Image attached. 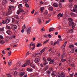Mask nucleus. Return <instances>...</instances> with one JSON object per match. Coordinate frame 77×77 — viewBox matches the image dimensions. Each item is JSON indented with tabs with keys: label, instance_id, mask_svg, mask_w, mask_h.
I'll return each mask as SVG.
<instances>
[{
	"label": "nucleus",
	"instance_id": "obj_1",
	"mask_svg": "<svg viewBox=\"0 0 77 77\" xmlns=\"http://www.w3.org/2000/svg\"><path fill=\"white\" fill-rule=\"evenodd\" d=\"M12 11H8V12H4L3 13V14L5 16H8V15H11L12 13Z\"/></svg>",
	"mask_w": 77,
	"mask_h": 77
},
{
	"label": "nucleus",
	"instance_id": "obj_2",
	"mask_svg": "<svg viewBox=\"0 0 77 77\" xmlns=\"http://www.w3.org/2000/svg\"><path fill=\"white\" fill-rule=\"evenodd\" d=\"M10 22V19H7L5 21L3 20L2 23V24H8Z\"/></svg>",
	"mask_w": 77,
	"mask_h": 77
},
{
	"label": "nucleus",
	"instance_id": "obj_3",
	"mask_svg": "<svg viewBox=\"0 0 77 77\" xmlns=\"http://www.w3.org/2000/svg\"><path fill=\"white\" fill-rule=\"evenodd\" d=\"M8 5V1L6 0H4L2 1V5L3 6L6 7Z\"/></svg>",
	"mask_w": 77,
	"mask_h": 77
},
{
	"label": "nucleus",
	"instance_id": "obj_4",
	"mask_svg": "<svg viewBox=\"0 0 77 77\" xmlns=\"http://www.w3.org/2000/svg\"><path fill=\"white\" fill-rule=\"evenodd\" d=\"M41 57H40L39 58H36L35 59L34 61L35 63H38V62H39L40 61V60H41Z\"/></svg>",
	"mask_w": 77,
	"mask_h": 77
},
{
	"label": "nucleus",
	"instance_id": "obj_5",
	"mask_svg": "<svg viewBox=\"0 0 77 77\" xmlns=\"http://www.w3.org/2000/svg\"><path fill=\"white\" fill-rule=\"evenodd\" d=\"M24 10L22 8H20L17 12V14H19L20 12H23Z\"/></svg>",
	"mask_w": 77,
	"mask_h": 77
},
{
	"label": "nucleus",
	"instance_id": "obj_6",
	"mask_svg": "<svg viewBox=\"0 0 77 77\" xmlns=\"http://www.w3.org/2000/svg\"><path fill=\"white\" fill-rule=\"evenodd\" d=\"M69 26H72V29H74L75 26V25H74V22H72V23H70L69 24Z\"/></svg>",
	"mask_w": 77,
	"mask_h": 77
},
{
	"label": "nucleus",
	"instance_id": "obj_7",
	"mask_svg": "<svg viewBox=\"0 0 77 77\" xmlns=\"http://www.w3.org/2000/svg\"><path fill=\"white\" fill-rule=\"evenodd\" d=\"M39 56H40L39 54L36 53L35 54H32V57H39Z\"/></svg>",
	"mask_w": 77,
	"mask_h": 77
},
{
	"label": "nucleus",
	"instance_id": "obj_8",
	"mask_svg": "<svg viewBox=\"0 0 77 77\" xmlns=\"http://www.w3.org/2000/svg\"><path fill=\"white\" fill-rule=\"evenodd\" d=\"M14 6H9V9H8V12H9V11H12L11 10H12V9H14Z\"/></svg>",
	"mask_w": 77,
	"mask_h": 77
},
{
	"label": "nucleus",
	"instance_id": "obj_9",
	"mask_svg": "<svg viewBox=\"0 0 77 77\" xmlns=\"http://www.w3.org/2000/svg\"><path fill=\"white\" fill-rule=\"evenodd\" d=\"M56 74H57L56 72L55 71H53L51 73V75L52 77H54V76H56Z\"/></svg>",
	"mask_w": 77,
	"mask_h": 77
},
{
	"label": "nucleus",
	"instance_id": "obj_10",
	"mask_svg": "<svg viewBox=\"0 0 77 77\" xmlns=\"http://www.w3.org/2000/svg\"><path fill=\"white\" fill-rule=\"evenodd\" d=\"M25 74H26V73L25 72H20L19 75L20 77H22Z\"/></svg>",
	"mask_w": 77,
	"mask_h": 77
},
{
	"label": "nucleus",
	"instance_id": "obj_11",
	"mask_svg": "<svg viewBox=\"0 0 77 77\" xmlns=\"http://www.w3.org/2000/svg\"><path fill=\"white\" fill-rule=\"evenodd\" d=\"M77 6V5H75L74 6L73 8V12H76V13H77V7H76Z\"/></svg>",
	"mask_w": 77,
	"mask_h": 77
},
{
	"label": "nucleus",
	"instance_id": "obj_12",
	"mask_svg": "<svg viewBox=\"0 0 77 77\" xmlns=\"http://www.w3.org/2000/svg\"><path fill=\"white\" fill-rule=\"evenodd\" d=\"M31 27H29L28 28V30L27 31V33L28 35H29L31 32Z\"/></svg>",
	"mask_w": 77,
	"mask_h": 77
},
{
	"label": "nucleus",
	"instance_id": "obj_13",
	"mask_svg": "<svg viewBox=\"0 0 77 77\" xmlns=\"http://www.w3.org/2000/svg\"><path fill=\"white\" fill-rule=\"evenodd\" d=\"M17 28V26L15 25L12 26L11 27V29H12V30H15Z\"/></svg>",
	"mask_w": 77,
	"mask_h": 77
},
{
	"label": "nucleus",
	"instance_id": "obj_14",
	"mask_svg": "<svg viewBox=\"0 0 77 77\" xmlns=\"http://www.w3.org/2000/svg\"><path fill=\"white\" fill-rule=\"evenodd\" d=\"M71 15L72 17L73 18H74V17H75V16H76V14L73 13H71Z\"/></svg>",
	"mask_w": 77,
	"mask_h": 77
},
{
	"label": "nucleus",
	"instance_id": "obj_15",
	"mask_svg": "<svg viewBox=\"0 0 77 77\" xmlns=\"http://www.w3.org/2000/svg\"><path fill=\"white\" fill-rule=\"evenodd\" d=\"M63 14V13H60L57 15V17L59 18V17H62Z\"/></svg>",
	"mask_w": 77,
	"mask_h": 77
},
{
	"label": "nucleus",
	"instance_id": "obj_16",
	"mask_svg": "<svg viewBox=\"0 0 77 77\" xmlns=\"http://www.w3.org/2000/svg\"><path fill=\"white\" fill-rule=\"evenodd\" d=\"M6 33L8 34V35H11V34H12V32H11V31L8 30L6 31Z\"/></svg>",
	"mask_w": 77,
	"mask_h": 77
},
{
	"label": "nucleus",
	"instance_id": "obj_17",
	"mask_svg": "<svg viewBox=\"0 0 77 77\" xmlns=\"http://www.w3.org/2000/svg\"><path fill=\"white\" fill-rule=\"evenodd\" d=\"M53 6H54V7H55V8H58L59 6L56 3L53 4Z\"/></svg>",
	"mask_w": 77,
	"mask_h": 77
},
{
	"label": "nucleus",
	"instance_id": "obj_18",
	"mask_svg": "<svg viewBox=\"0 0 77 77\" xmlns=\"http://www.w3.org/2000/svg\"><path fill=\"white\" fill-rule=\"evenodd\" d=\"M37 22L39 24H41V20L39 18L38 19Z\"/></svg>",
	"mask_w": 77,
	"mask_h": 77
},
{
	"label": "nucleus",
	"instance_id": "obj_19",
	"mask_svg": "<svg viewBox=\"0 0 77 77\" xmlns=\"http://www.w3.org/2000/svg\"><path fill=\"white\" fill-rule=\"evenodd\" d=\"M48 9L50 11H53V8L52 7H50Z\"/></svg>",
	"mask_w": 77,
	"mask_h": 77
},
{
	"label": "nucleus",
	"instance_id": "obj_20",
	"mask_svg": "<svg viewBox=\"0 0 77 77\" xmlns=\"http://www.w3.org/2000/svg\"><path fill=\"white\" fill-rule=\"evenodd\" d=\"M27 71H29V72H32L33 70H32V69L30 68H27Z\"/></svg>",
	"mask_w": 77,
	"mask_h": 77
},
{
	"label": "nucleus",
	"instance_id": "obj_21",
	"mask_svg": "<svg viewBox=\"0 0 77 77\" xmlns=\"http://www.w3.org/2000/svg\"><path fill=\"white\" fill-rule=\"evenodd\" d=\"M25 63L27 65H29V64H30V61L29 60H27Z\"/></svg>",
	"mask_w": 77,
	"mask_h": 77
},
{
	"label": "nucleus",
	"instance_id": "obj_22",
	"mask_svg": "<svg viewBox=\"0 0 77 77\" xmlns=\"http://www.w3.org/2000/svg\"><path fill=\"white\" fill-rule=\"evenodd\" d=\"M54 30V28H51L49 29V32H51L52 31H53Z\"/></svg>",
	"mask_w": 77,
	"mask_h": 77
},
{
	"label": "nucleus",
	"instance_id": "obj_23",
	"mask_svg": "<svg viewBox=\"0 0 77 77\" xmlns=\"http://www.w3.org/2000/svg\"><path fill=\"white\" fill-rule=\"evenodd\" d=\"M15 38V36L12 35L9 37V39H13V38Z\"/></svg>",
	"mask_w": 77,
	"mask_h": 77
},
{
	"label": "nucleus",
	"instance_id": "obj_24",
	"mask_svg": "<svg viewBox=\"0 0 77 77\" xmlns=\"http://www.w3.org/2000/svg\"><path fill=\"white\" fill-rule=\"evenodd\" d=\"M61 76L62 77H65V74L64 72H62L61 74Z\"/></svg>",
	"mask_w": 77,
	"mask_h": 77
},
{
	"label": "nucleus",
	"instance_id": "obj_25",
	"mask_svg": "<svg viewBox=\"0 0 77 77\" xmlns=\"http://www.w3.org/2000/svg\"><path fill=\"white\" fill-rule=\"evenodd\" d=\"M30 67L32 68H35V67L36 66L34 65L31 64V65H30Z\"/></svg>",
	"mask_w": 77,
	"mask_h": 77
},
{
	"label": "nucleus",
	"instance_id": "obj_26",
	"mask_svg": "<svg viewBox=\"0 0 77 77\" xmlns=\"http://www.w3.org/2000/svg\"><path fill=\"white\" fill-rule=\"evenodd\" d=\"M46 74H47V75H49L50 74V72L49 71H47L46 72Z\"/></svg>",
	"mask_w": 77,
	"mask_h": 77
},
{
	"label": "nucleus",
	"instance_id": "obj_27",
	"mask_svg": "<svg viewBox=\"0 0 77 77\" xmlns=\"http://www.w3.org/2000/svg\"><path fill=\"white\" fill-rule=\"evenodd\" d=\"M69 21V22H72L74 20L71 18H69L68 19Z\"/></svg>",
	"mask_w": 77,
	"mask_h": 77
},
{
	"label": "nucleus",
	"instance_id": "obj_28",
	"mask_svg": "<svg viewBox=\"0 0 77 77\" xmlns=\"http://www.w3.org/2000/svg\"><path fill=\"white\" fill-rule=\"evenodd\" d=\"M48 69V66L47 65L46 66V67H45L44 70L46 71L47 69Z\"/></svg>",
	"mask_w": 77,
	"mask_h": 77
},
{
	"label": "nucleus",
	"instance_id": "obj_29",
	"mask_svg": "<svg viewBox=\"0 0 77 77\" xmlns=\"http://www.w3.org/2000/svg\"><path fill=\"white\" fill-rule=\"evenodd\" d=\"M27 64L25 63L24 64H23L22 65V66H21L22 67H26V66H27Z\"/></svg>",
	"mask_w": 77,
	"mask_h": 77
},
{
	"label": "nucleus",
	"instance_id": "obj_30",
	"mask_svg": "<svg viewBox=\"0 0 77 77\" xmlns=\"http://www.w3.org/2000/svg\"><path fill=\"white\" fill-rule=\"evenodd\" d=\"M6 28L7 29H8V30H10V29H11V26L8 25H7L6 26Z\"/></svg>",
	"mask_w": 77,
	"mask_h": 77
},
{
	"label": "nucleus",
	"instance_id": "obj_31",
	"mask_svg": "<svg viewBox=\"0 0 77 77\" xmlns=\"http://www.w3.org/2000/svg\"><path fill=\"white\" fill-rule=\"evenodd\" d=\"M17 75H18V72H14V76H17Z\"/></svg>",
	"mask_w": 77,
	"mask_h": 77
},
{
	"label": "nucleus",
	"instance_id": "obj_32",
	"mask_svg": "<svg viewBox=\"0 0 77 77\" xmlns=\"http://www.w3.org/2000/svg\"><path fill=\"white\" fill-rule=\"evenodd\" d=\"M5 41L3 40L0 41V43L2 44H5Z\"/></svg>",
	"mask_w": 77,
	"mask_h": 77
},
{
	"label": "nucleus",
	"instance_id": "obj_33",
	"mask_svg": "<svg viewBox=\"0 0 77 77\" xmlns=\"http://www.w3.org/2000/svg\"><path fill=\"white\" fill-rule=\"evenodd\" d=\"M12 64V62H11L10 61H9L8 62V65L9 66H11V65Z\"/></svg>",
	"mask_w": 77,
	"mask_h": 77
},
{
	"label": "nucleus",
	"instance_id": "obj_34",
	"mask_svg": "<svg viewBox=\"0 0 77 77\" xmlns=\"http://www.w3.org/2000/svg\"><path fill=\"white\" fill-rule=\"evenodd\" d=\"M54 62V60H52L50 61L49 63H50V64H51L52 63H53V62Z\"/></svg>",
	"mask_w": 77,
	"mask_h": 77
},
{
	"label": "nucleus",
	"instance_id": "obj_35",
	"mask_svg": "<svg viewBox=\"0 0 77 77\" xmlns=\"http://www.w3.org/2000/svg\"><path fill=\"white\" fill-rule=\"evenodd\" d=\"M18 40L17 39H15L14 40V43H17L18 42Z\"/></svg>",
	"mask_w": 77,
	"mask_h": 77
},
{
	"label": "nucleus",
	"instance_id": "obj_36",
	"mask_svg": "<svg viewBox=\"0 0 77 77\" xmlns=\"http://www.w3.org/2000/svg\"><path fill=\"white\" fill-rule=\"evenodd\" d=\"M45 50V48H44L42 50L40 51L41 53H43Z\"/></svg>",
	"mask_w": 77,
	"mask_h": 77
},
{
	"label": "nucleus",
	"instance_id": "obj_37",
	"mask_svg": "<svg viewBox=\"0 0 77 77\" xmlns=\"http://www.w3.org/2000/svg\"><path fill=\"white\" fill-rule=\"evenodd\" d=\"M40 9L42 11H44V9H45L44 8V7H42L41 8H40Z\"/></svg>",
	"mask_w": 77,
	"mask_h": 77
},
{
	"label": "nucleus",
	"instance_id": "obj_38",
	"mask_svg": "<svg viewBox=\"0 0 77 77\" xmlns=\"http://www.w3.org/2000/svg\"><path fill=\"white\" fill-rule=\"evenodd\" d=\"M65 61H66V60L62 59L61 60V62H65Z\"/></svg>",
	"mask_w": 77,
	"mask_h": 77
},
{
	"label": "nucleus",
	"instance_id": "obj_39",
	"mask_svg": "<svg viewBox=\"0 0 77 77\" xmlns=\"http://www.w3.org/2000/svg\"><path fill=\"white\" fill-rule=\"evenodd\" d=\"M48 40H47L46 41H45L43 43V44H45L46 43H47L48 42Z\"/></svg>",
	"mask_w": 77,
	"mask_h": 77
},
{
	"label": "nucleus",
	"instance_id": "obj_40",
	"mask_svg": "<svg viewBox=\"0 0 77 77\" xmlns=\"http://www.w3.org/2000/svg\"><path fill=\"white\" fill-rule=\"evenodd\" d=\"M67 42H68L67 41H66V42H64L63 45V46L64 47H65L66 46V44H67Z\"/></svg>",
	"mask_w": 77,
	"mask_h": 77
},
{
	"label": "nucleus",
	"instance_id": "obj_41",
	"mask_svg": "<svg viewBox=\"0 0 77 77\" xmlns=\"http://www.w3.org/2000/svg\"><path fill=\"white\" fill-rule=\"evenodd\" d=\"M23 7V5H22V4H20L18 6V8H21Z\"/></svg>",
	"mask_w": 77,
	"mask_h": 77
},
{
	"label": "nucleus",
	"instance_id": "obj_42",
	"mask_svg": "<svg viewBox=\"0 0 77 77\" xmlns=\"http://www.w3.org/2000/svg\"><path fill=\"white\" fill-rule=\"evenodd\" d=\"M72 47H74V46L73 45H71L69 46V48H72Z\"/></svg>",
	"mask_w": 77,
	"mask_h": 77
},
{
	"label": "nucleus",
	"instance_id": "obj_43",
	"mask_svg": "<svg viewBox=\"0 0 77 77\" xmlns=\"http://www.w3.org/2000/svg\"><path fill=\"white\" fill-rule=\"evenodd\" d=\"M70 77H72L74 76V73H72V74L69 73Z\"/></svg>",
	"mask_w": 77,
	"mask_h": 77
},
{
	"label": "nucleus",
	"instance_id": "obj_44",
	"mask_svg": "<svg viewBox=\"0 0 77 77\" xmlns=\"http://www.w3.org/2000/svg\"><path fill=\"white\" fill-rule=\"evenodd\" d=\"M11 55V51H9L8 53V56H10Z\"/></svg>",
	"mask_w": 77,
	"mask_h": 77
},
{
	"label": "nucleus",
	"instance_id": "obj_45",
	"mask_svg": "<svg viewBox=\"0 0 77 77\" xmlns=\"http://www.w3.org/2000/svg\"><path fill=\"white\" fill-rule=\"evenodd\" d=\"M75 51L74 50V49H72L71 50V53H73Z\"/></svg>",
	"mask_w": 77,
	"mask_h": 77
},
{
	"label": "nucleus",
	"instance_id": "obj_46",
	"mask_svg": "<svg viewBox=\"0 0 77 77\" xmlns=\"http://www.w3.org/2000/svg\"><path fill=\"white\" fill-rule=\"evenodd\" d=\"M14 17L15 18L17 19L18 18V16L17 15H15Z\"/></svg>",
	"mask_w": 77,
	"mask_h": 77
},
{
	"label": "nucleus",
	"instance_id": "obj_47",
	"mask_svg": "<svg viewBox=\"0 0 77 77\" xmlns=\"http://www.w3.org/2000/svg\"><path fill=\"white\" fill-rule=\"evenodd\" d=\"M41 31L42 32H44V31H45V29H44V28H42L41 29Z\"/></svg>",
	"mask_w": 77,
	"mask_h": 77
},
{
	"label": "nucleus",
	"instance_id": "obj_48",
	"mask_svg": "<svg viewBox=\"0 0 77 77\" xmlns=\"http://www.w3.org/2000/svg\"><path fill=\"white\" fill-rule=\"evenodd\" d=\"M22 28H23V29H26V25H24V26H23Z\"/></svg>",
	"mask_w": 77,
	"mask_h": 77
},
{
	"label": "nucleus",
	"instance_id": "obj_49",
	"mask_svg": "<svg viewBox=\"0 0 77 77\" xmlns=\"http://www.w3.org/2000/svg\"><path fill=\"white\" fill-rule=\"evenodd\" d=\"M69 32L70 33H72L73 32V30H72V29H71L69 30Z\"/></svg>",
	"mask_w": 77,
	"mask_h": 77
},
{
	"label": "nucleus",
	"instance_id": "obj_50",
	"mask_svg": "<svg viewBox=\"0 0 77 77\" xmlns=\"http://www.w3.org/2000/svg\"><path fill=\"white\" fill-rule=\"evenodd\" d=\"M0 31L1 32H3L4 31V29L3 28H0Z\"/></svg>",
	"mask_w": 77,
	"mask_h": 77
},
{
	"label": "nucleus",
	"instance_id": "obj_51",
	"mask_svg": "<svg viewBox=\"0 0 77 77\" xmlns=\"http://www.w3.org/2000/svg\"><path fill=\"white\" fill-rule=\"evenodd\" d=\"M62 4L61 3H60L59 4V7L60 8H62Z\"/></svg>",
	"mask_w": 77,
	"mask_h": 77
},
{
	"label": "nucleus",
	"instance_id": "obj_52",
	"mask_svg": "<svg viewBox=\"0 0 77 77\" xmlns=\"http://www.w3.org/2000/svg\"><path fill=\"white\" fill-rule=\"evenodd\" d=\"M61 57L62 59L64 58V55L62 54L61 55Z\"/></svg>",
	"mask_w": 77,
	"mask_h": 77
},
{
	"label": "nucleus",
	"instance_id": "obj_53",
	"mask_svg": "<svg viewBox=\"0 0 77 77\" xmlns=\"http://www.w3.org/2000/svg\"><path fill=\"white\" fill-rule=\"evenodd\" d=\"M45 15H47V14H48V11H45Z\"/></svg>",
	"mask_w": 77,
	"mask_h": 77
},
{
	"label": "nucleus",
	"instance_id": "obj_54",
	"mask_svg": "<svg viewBox=\"0 0 77 77\" xmlns=\"http://www.w3.org/2000/svg\"><path fill=\"white\" fill-rule=\"evenodd\" d=\"M51 60V58L50 57H48V61H50Z\"/></svg>",
	"mask_w": 77,
	"mask_h": 77
},
{
	"label": "nucleus",
	"instance_id": "obj_55",
	"mask_svg": "<svg viewBox=\"0 0 77 77\" xmlns=\"http://www.w3.org/2000/svg\"><path fill=\"white\" fill-rule=\"evenodd\" d=\"M60 42V40L58 39V40L56 42H57V44H58L59 43V42Z\"/></svg>",
	"mask_w": 77,
	"mask_h": 77
},
{
	"label": "nucleus",
	"instance_id": "obj_56",
	"mask_svg": "<svg viewBox=\"0 0 77 77\" xmlns=\"http://www.w3.org/2000/svg\"><path fill=\"white\" fill-rule=\"evenodd\" d=\"M49 69L50 70V71H53V70H54V69L52 68H49Z\"/></svg>",
	"mask_w": 77,
	"mask_h": 77
},
{
	"label": "nucleus",
	"instance_id": "obj_57",
	"mask_svg": "<svg viewBox=\"0 0 77 77\" xmlns=\"http://www.w3.org/2000/svg\"><path fill=\"white\" fill-rule=\"evenodd\" d=\"M25 6H26L27 8H29V5L27 4H25Z\"/></svg>",
	"mask_w": 77,
	"mask_h": 77
},
{
	"label": "nucleus",
	"instance_id": "obj_58",
	"mask_svg": "<svg viewBox=\"0 0 77 77\" xmlns=\"http://www.w3.org/2000/svg\"><path fill=\"white\" fill-rule=\"evenodd\" d=\"M56 77H60V74H58L57 76Z\"/></svg>",
	"mask_w": 77,
	"mask_h": 77
},
{
	"label": "nucleus",
	"instance_id": "obj_59",
	"mask_svg": "<svg viewBox=\"0 0 77 77\" xmlns=\"http://www.w3.org/2000/svg\"><path fill=\"white\" fill-rule=\"evenodd\" d=\"M0 39H3V37L2 35H0Z\"/></svg>",
	"mask_w": 77,
	"mask_h": 77
},
{
	"label": "nucleus",
	"instance_id": "obj_60",
	"mask_svg": "<svg viewBox=\"0 0 77 77\" xmlns=\"http://www.w3.org/2000/svg\"><path fill=\"white\" fill-rule=\"evenodd\" d=\"M28 1H29V0H25L24 2L26 3H27L28 2Z\"/></svg>",
	"mask_w": 77,
	"mask_h": 77
},
{
	"label": "nucleus",
	"instance_id": "obj_61",
	"mask_svg": "<svg viewBox=\"0 0 77 77\" xmlns=\"http://www.w3.org/2000/svg\"><path fill=\"white\" fill-rule=\"evenodd\" d=\"M48 38H51V35L50 34H48Z\"/></svg>",
	"mask_w": 77,
	"mask_h": 77
},
{
	"label": "nucleus",
	"instance_id": "obj_62",
	"mask_svg": "<svg viewBox=\"0 0 77 77\" xmlns=\"http://www.w3.org/2000/svg\"><path fill=\"white\" fill-rule=\"evenodd\" d=\"M29 54V51H28L26 54V55H29V54Z\"/></svg>",
	"mask_w": 77,
	"mask_h": 77
},
{
	"label": "nucleus",
	"instance_id": "obj_63",
	"mask_svg": "<svg viewBox=\"0 0 77 77\" xmlns=\"http://www.w3.org/2000/svg\"><path fill=\"white\" fill-rule=\"evenodd\" d=\"M74 76L75 77H77V72L75 74Z\"/></svg>",
	"mask_w": 77,
	"mask_h": 77
},
{
	"label": "nucleus",
	"instance_id": "obj_64",
	"mask_svg": "<svg viewBox=\"0 0 77 77\" xmlns=\"http://www.w3.org/2000/svg\"><path fill=\"white\" fill-rule=\"evenodd\" d=\"M25 30L24 29H22L21 31V32H22V33H24V31Z\"/></svg>",
	"mask_w": 77,
	"mask_h": 77
}]
</instances>
